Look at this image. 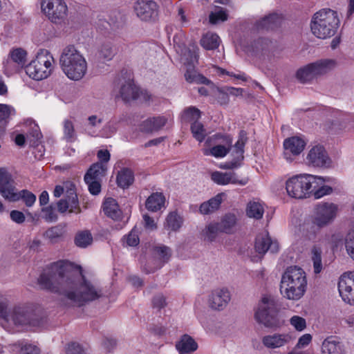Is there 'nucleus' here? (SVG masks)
I'll return each instance as SVG.
<instances>
[{
  "label": "nucleus",
  "mask_w": 354,
  "mask_h": 354,
  "mask_svg": "<svg viewBox=\"0 0 354 354\" xmlns=\"http://www.w3.org/2000/svg\"><path fill=\"white\" fill-rule=\"evenodd\" d=\"M41 288L62 296L65 306H82L102 297L101 288L64 261L52 263L38 279Z\"/></svg>",
  "instance_id": "f257e3e1"
},
{
  "label": "nucleus",
  "mask_w": 354,
  "mask_h": 354,
  "mask_svg": "<svg viewBox=\"0 0 354 354\" xmlns=\"http://www.w3.org/2000/svg\"><path fill=\"white\" fill-rule=\"evenodd\" d=\"M246 141L247 137L244 131H241L239 137L234 146H232L231 136L215 134L207 140L205 142L207 147L203 149V153L205 156H210L216 158H223L231 151V156L233 159L225 163V168H236L243 160L244 147Z\"/></svg>",
  "instance_id": "f03ea898"
},
{
  "label": "nucleus",
  "mask_w": 354,
  "mask_h": 354,
  "mask_svg": "<svg viewBox=\"0 0 354 354\" xmlns=\"http://www.w3.org/2000/svg\"><path fill=\"white\" fill-rule=\"evenodd\" d=\"M184 37L183 33H179L174 37V43L176 51L180 53V61L187 67L185 73V80L189 83L202 84L213 88V83L205 76L198 73L194 69V65L198 62V47L193 44L189 48H183L180 39Z\"/></svg>",
  "instance_id": "7ed1b4c3"
},
{
  "label": "nucleus",
  "mask_w": 354,
  "mask_h": 354,
  "mask_svg": "<svg viewBox=\"0 0 354 354\" xmlns=\"http://www.w3.org/2000/svg\"><path fill=\"white\" fill-rule=\"evenodd\" d=\"M307 287L306 274L297 266H289L282 274L281 292L284 297L298 300L301 298Z\"/></svg>",
  "instance_id": "20e7f679"
},
{
  "label": "nucleus",
  "mask_w": 354,
  "mask_h": 354,
  "mask_svg": "<svg viewBox=\"0 0 354 354\" xmlns=\"http://www.w3.org/2000/svg\"><path fill=\"white\" fill-rule=\"evenodd\" d=\"M59 64L64 73L71 80L82 79L87 71L85 57L73 45H68L62 50Z\"/></svg>",
  "instance_id": "39448f33"
},
{
  "label": "nucleus",
  "mask_w": 354,
  "mask_h": 354,
  "mask_svg": "<svg viewBox=\"0 0 354 354\" xmlns=\"http://www.w3.org/2000/svg\"><path fill=\"white\" fill-rule=\"evenodd\" d=\"M339 24L337 12L324 8L317 12L310 24L313 34L319 39H327L333 36Z\"/></svg>",
  "instance_id": "423d86ee"
},
{
  "label": "nucleus",
  "mask_w": 354,
  "mask_h": 354,
  "mask_svg": "<svg viewBox=\"0 0 354 354\" xmlns=\"http://www.w3.org/2000/svg\"><path fill=\"white\" fill-rule=\"evenodd\" d=\"M280 305L270 295H265L259 300L254 317L257 322L268 328H277L281 324L279 318Z\"/></svg>",
  "instance_id": "0eeeda50"
},
{
  "label": "nucleus",
  "mask_w": 354,
  "mask_h": 354,
  "mask_svg": "<svg viewBox=\"0 0 354 354\" xmlns=\"http://www.w3.org/2000/svg\"><path fill=\"white\" fill-rule=\"evenodd\" d=\"M54 63L51 53L48 50L40 49L35 58L26 66V74L35 80L46 79L52 73Z\"/></svg>",
  "instance_id": "6e6552de"
},
{
  "label": "nucleus",
  "mask_w": 354,
  "mask_h": 354,
  "mask_svg": "<svg viewBox=\"0 0 354 354\" xmlns=\"http://www.w3.org/2000/svg\"><path fill=\"white\" fill-rule=\"evenodd\" d=\"M41 9L54 24H61L67 17L68 6L64 0H40Z\"/></svg>",
  "instance_id": "1a4fd4ad"
},
{
  "label": "nucleus",
  "mask_w": 354,
  "mask_h": 354,
  "mask_svg": "<svg viewBox=\"0 0 354 354\" xmlns=\"http://www.w3.org/2000/svg\"><path fill=\"white\" fill-rule=\"evenodd\" d=\"M339 207L333 203H321L316 205L313 224L319 228L330 224L336 218Z\"/></svg>",
  "instance_id": "9d476101"
},
{
  "label": "nucleus",
  "mask_w": 354,
  "mask_h": 354,
  "mask_svg": "<svg viewBox=\"0 0 354 354\" xmlns=\"http://www.w3.org/2000/svg\"><path fill=\"white\" fill-rule=\"evenodd\" d=\"M307 140L303 136H294L286 138L283 142V158L289 162L295 160L304 150Z\"/></svg>",
  "instance_id": "9b49d317"
},
{
  "label": "nucleus",
  "mask_w": 354,
  "mask_h": 354,
  "mask_svg": "<svg viewBox=\"0 0 354 354\" xmlns=\"http://www.w3.org/2000/svg\"><path fill=\"white\" fill-rule=\"evenodd\" d=\"M306 161L308 165L317 168H329L332 160L325 148L319 145H315L308 151Z\"/></svg>",
  "instance_id": "f8f14e48"
},
{
  "label": "nucleus",
  "mask_w": 354,
  "mask_h": 354,
  "mask_svg": "<svg viewBox=\"0 0 354 354\" xmlns=\"http://www.w3.org/2000/svg\"><path fill=\"white\" fill-rule=\"evenodd\" d=\"M308 178H288L286 182L288 194L295 198H306L313 190H310L312 183Z\"/></svg>",
  "instance_id": "ddd939ff"
},
{
  "label": "nucleus",
  "mask_w": 354,
  "mask_h": 354,
  "mask_svg": "<svg viewBox=\"0 0 354 354\" xmlns=\"http://www.w3.org/2000/svg\"><path fill=\"white\" fill-rule=\"evenodd\" d=\"M134 9L136 15L142 21H155L158 15V6L153 0H138Z\"/></svg>",
  "instance_id": "4468645a"
},
{
  "label": "nucleus",
  "mask_w": 354,
  "mask_h": 354,
  "mask_svg": "<svg viewBox=\"0 0 354 354\" xmlns=\"http://www.w3.org/2000/svg\"><path fill=\"white\" fill-rule=\"evenodd\" d=\"M338 290L345 302L354 305V273H344L341 276Z\"/></svg>",
  "instance_id": "2eb2a0df"
},
{
  "label": "nucleus",
  "mask_w": 354,
  "mask_h": 354,
  "mask_svg": "<svg viewBox=\"0 0 354 354\" xmlns=\"http://www.w3.org/2000/svg\"><path fill=\"white\" fill-rule=\"evenodd\" d=\"M231 299L230 291L227 288H218L213 290L209 296V306L217 310L224 309Z\"/></svg>",
  "instance_id": "dca6fc26"
},
{
  "label": "nucleus",
  "mask_w": 354,
  "mask_h": 354,
  "mask_svg": "<svg viewBox=\"0 0 354 354\" xmlns=\"http://www.w3.org/2000/svg\"><path fill=\"white\" fill-rule=\"evenodd\" d=\"M32 310L21 306H15L12 309L10 315V322L15 325H35L36 322L33 318Z\"/></svg>",
  "instance_id": "f3484780"
},
{
  "label": "nucleus",
  "mask_w": 354,
  "mask_h": 354,
  "mask_svg": "<svg viewBox=\"0 0 354 354\" xmlns=\"http://www.w3.org/2000/svg\"><path fill=\"white\" fill-rule=\"evenodd\" d=\"M167 122L168 118L165 115L150 117L140 124L139 130L145 133L157 132L162 129Z\"/></svg>",
  "instance_id": "a211bd4d"
},
{
  "label": "nucleus",
  "mask_w": 354,
  "mask_h": 354,
  "mask_svg": "<svg viewBox=\"0 0 354 354\" xmlns=\"http://www.w3.org/2000/svg\"><path fill=\"white\" fill-rule=\"evenodd\" d=\"M254 248L257 252L263 255L268 250L272 253L278 252L279 244L277 241H272L268 234H262L257 236Z\"/></svg>",
  "instance_id": "6ab92c4d"
},
{
  "label": "nucleus",
  "mask_w": 354,
  "mask_h": 354,
  "mask_svg": "<svg viewBox=\"0 0 354 354\" xmlns=\"http://www.w3.org/2000/svg\"><path fill=\"white\" fill-rule=\"evenodd\" d=\"M0 194L9 201H17L21 198L12 178H0Z\"/></svg>",
  "instance_id": "aec40b11"
},
{
  "label": "nucleus",
  "mask_w": 354,
  "mask_h": 354,
  "mask_svg": "<svg viewBox=\"0 0 354 354\" xmlns=\"http://www.w3.org/2000/svg\"><path fill=\"white\" fill-rule=\"evenodd\" d=\"M310 65L316 78H317L334 69L337 66V63L334 59H324L310 63Z\"/></svg>",
  "instance_id": "412c9836"
},
{
  "label": "nucleus",
  "mask_w": 354,
  "mask_h": 354,
  "mask_svg": "<svg viewBox=\"0 0 354 354\" xmlns=\"http://www.w3.org/2000/svg\"><path fill=\"white\" fill-rule=\"evenodd\" d=\"M176 348L180 354H190L198 348V344L189 335H182L176 343Z\"/></svg>",
  "instance_id": "4be33fe9"
},
{
  "label": "nucleus",
  "mask_w": 354,
  "mask_h": 354,
  "mask_svg": "<svg viewBox=\"0 0 354 354\" xmlns=\"http://www.w3.org/2000/svg\"><path fill=\"white\" fill-rule=\"evenodd\" d=\"M290 340V337L285 334L275 333L263 337L262 342L268 348H275L283 346Z\"/></svg>",
  "instance_id": "5701e85b"
},
{
  "label": "nucleus",
  "mask_w": 354,
  "mask_h": 354,
  "mask_svg": "<svg viewBox=\"0 0 354 354\" xmlns=\"http://www.w3.org/2000/svg\"><path fill=\"white\" fill-rule=\"evenodd\" d=\"M322 354H343L342 345L335 337H328L322 345Z\"/></svg>",
  "instance_id": "b1692460"
},
{
  "label": "nucleus",
  "mask_w": 354,
  "mask_h": 354,
  "mask_svg": "<svg viewBox=\"0 0 354 354\" xmlns=\"http://www.w3.org/2000/svg\"><path fill=\"white\" fill-rule=\"evenodd\" d=\"M120 95L125 102L136 100L139 97V88L133 82L129 80L121 86Z\"/></svg>",
  "instance_id": "393cba45"
},
{
  "label": "nucleus",
  "mask_w": 354,
  "mask_h": 354,
  "mask_svg": "<svg viewBox=\"0 0 354 354\" xmlns=\"http://www.w3.org/2000/svg\"><path fill=\"white\" fill-rule=\"evenodd\" d=\"M282 18L280 15L276 13L270 14L265 17L261 21H257L256 24L257 30H270L274 29L281 24Z\"/></svg>",
  "instance_id": "a878e982"
},
{
  "label": "nucleus",
  "mask_w": 354,
  "mask_h": 354,
  "mask_svg": "<svg viewBox=\"0 0 354 354\" xmlns=\"http://www.w3.org/2000/svg\"><path fill=\"white\" fill-rule=\"evenodd\" d=\"M220 231L225 234H232L235 231L237 218L234 214L228 213L224 215L220 222H217Z\"/></svg>",
  "instance_id": "bb28decb"
},
{
  "label": "nucleus",
  "mask_w": 354,
  "mask_h": 354,
  "mask_svg": "<svg viewBox=\"0 0 354 354\" xmlns=\"http://www.w3.org/2000/svg\"><path fill=\"white\" fill-rule=\"evenodd\" d=\"M165 198L162 193L155 192L151 194L146 201L145 207L151 212H158L165 205Z\"/></svg>",
  "instance_id": "cd10ccee"
},
{
  "label": "nucleus",
  "mask_w": 354,
  "mask_h": 354,
  "mask_svg": "<svg viewBox=\"0 0 354 354\" xmlns=\"http://www.w3.org/2000/svg\"><path fill=\"white\" fill-rule=\"evenodd\" d=\"M104 214L113 220H118L121 217V211L119 209L116 201L112 198H108L103 203Z\"/></svg>",
  "instance_id": "c85d7f7f"
},
{
  "label": "nucleus",
  "mask_w": 354,
  "mask_h": 354,
  "mask_svg": "<svg viewBox=\"0 0 354 354\" xmlns=\"http://www.w3.org/2000/svg\"><path fill=\"white\" fill-rule=\"evenodd\" d=\"M15 109L8 104H0V136L5 133L6 126L8 122L10 117L15 115Z\"/></svg>",
  "instance_id": "c756f323"
},
{
  "label": "nucleus",
  "mask_w": 354,
  "mask_h": 354,
  "mask_svg": "<svg viewBox=\"0 0 354 354\" xmlns=\"http://www.w3.org/2000/svg\"><path fill=\"white\" fill-rule=\"evenodd\" d=\"M221 202V196L218 194L208 201L203 203L199 208L200 212L203 214H212L219 208Z\"/></svg>",
  "instance_id": "7c9ffc66"
},
{
  "label": "nucleus",
  "mask_w": 354,
  "mask_h": 354,
  "mask_svg": "<svg viewBox=\"0 0 354 354\" xmlns=\"http://www.w3.org/2000/svg\"><path fill=\"white\" fill-rule=\"evenodd\" d=\"M264 213V207L263 204L257 201H250L246 207V214L250 218L257 220L261 219Z\"/></svg>",
  "instance_id": "2f4dec72"
},
{
  "label": "nucleus",
  "mask_w": 354,
  "mask_h": 354,
  "mask_svg": "<svg viewBox=\"0 0 354 354\" xmlns=\"http://www.w3.org/2000/svg\"><path fill=\"white\" fill-rule=\"evenodd\" d=\"M102 122V118L100 116L92 115H90L84 124L85 131L91 136H97V129Z\"/></svg>",
  "instance_id": "473e14b6"
},
{
  "label": "nucleus",
  "mask_w": 354,
  "mask_h": 354,
  "mask_svg": "<svg viewBox=\"0 0 354 354\" xmlns=\"http://www.w3.org/2000/svg\"><path fill=\"white\" fill-rule=\"evenodd\" d=\"M200 44L206 50H214L218 48L220 38L216 34L208 32L203 35Z\"/></svg>",
  "instance_id": "72a5a7b5"
},
{
  "label": "nucleus",
  "mask_w": 354,
  "mask_h": 354,
  "mask_svg": "<svg viewBox=\"0 0 354 354\" xmlns=\"http://www.w3.org/2000/svg\"><path fill=\"white\" fill-rule=\"evenodd\" d=\"M271 41L266 39H259L247 49V52L254 55H263L269 49Z\"/></svg>",
  "instance_id": "f704fd0d"
},
{
  "label": "nucleus",
  "mask_w": 354,
  "mask_h": 354,
  "mask_svg": "<svg viewBox=\"0 0 354 354\" xmlns=\"http://www.w3.org/2000/svg\"><path fill=\"white\" fill-rule=\"evenodd\" d=\"M102 23L104 29L115 30L122 26L124 19L120 13L114 12L109 17L108 21H104Z\"/></svg>",
  "instance_id": "c9c22d12"
},
{
  "label": "nucleus",
  "mask_w": 354,
  "mask_h": 354,
  "mask_svg": "<svg viewBox=\"0 0 354 354\" xmlns=\"http://www.w3.org/2000/svg\"><path fill=\"white\" fill-rule=\"evenodd\" d=\"M93 236L89 230H82L77 232L75 236V244L82 248H85L91 245Z\"/></svg>",
  "instance_id": "e433bc0d"
},
{
  "label": "nucleus",
  "mask_w": 354,
  "mask_h": 354,
  "mask_svg": "<svg viewBox=\"0 0 354 354\" xmlns=\"http://www.w3.org/2000/svg\"><path fill=\"white\" fill-rule=\"evenodd\" d=\"M221 232L218 223H210L205 226L203 230L202 234L205 241L212 242Z\"/></svg>",
  "instance_id": "4c0bfd02"
},
{
  "label": "nucleus",
  "mask_w": 354,
  "mask_h": 354,
  "mask_svg": "<svg viewBox=\"0 0 354 354\" xmlns=\"http://www.w3.org/2000/svg\"><path fill=\"white\" fill-rule=\"evenodd\" d=\"M183 223V218L176 212H171L166 218L165 227L172 231L178 230Z\"/></svg>",
  "instance_id": "58836bf2"
},
{
  "label": "nucleus",
  "mask_w": 354,
  "mask_h": 354,
  "mask_svg": "<svg viewBox=\"0 0 354 354\" xmlns=\"http://www.w3.org/2000/svg\"><path fill=\"white\" fill-rule=\"evenodd\" d=\"M296 75L297 78L302 83L309 82L314 79H316L310 64L299 68L297 71Z\"/></svg>",
  "instance_id": "ea45409f"
},
{
  "label": "nucleus",
  "mask_w": 354,
  "mask_h": 354,
  "mask_svg": "<svg viewBox=\"0 0 354 354\" xmlns=\"http://www.w3.org/2000/svg\"><path fill=\"white\" fill-rule=\"evenodd\" d=\"M106 165L102 162L93 164L84 177H102L106 175Z\"/></svg>",
  "instance_id": "a19ab883"
},
{
  "label": "nucleus",
  "mask_w": 354,
  "mask_h": 354,
  "mask_svg": "<svg viewBox=\"0 0 354 354\" xmlns=\"http://www.w3.org/2000/svg\"><path fill=\"white\" fill-rule=\"evenodd\" d=\"M322 250L319 246L314 245L311 249V259L313 261L314 272L317 274L322 270Z\"/></svg>",
  "instance_id": "79ce46f5"
},
{
  "label": "nucleus",
  "mask_w": 354,
  "mask_h": 354,
  "mask_svg": "<svg viewBox=\"0 0 354 354\" xmlns=\"http://www.w3.org/2000/svg\"><path fill=\"white\" fill-rule=\"evenodd\" d=\"M64 138L67 142H73L76 139L74 124L71 120L66 119L63 122Z\"/></svg>",
  "instance_id": "37998d69"
},
{
  "label": "nucleus",
  "mask_w": 354,
  "mask_h": 354,
  "mask_svg": "<svg viewBox=\"0 0 354 354\" xmlns=\"http://www.w3.org/2000/svg\"><path fill=\"white\" fill-rule=\"evenodd\" d=\"M209 22L216 24L220 21H225L227 19L226 10L221 7H216L209 16Z\"/></svg>",
  "instance_id": "c03bdc74"
},
{
  "label": "nucleus",
  "mask_w": 354,
  "mask_h": 354,
  "mask_svg": "<svg viewBox=\"0 0 354 354\" xmlns=\"http://www.w3.org/2000/svg\"><path fill=\"white\" fill-rule=\"evenodd\" d=\"M191 131L194 138L199 142H203L207 134L203 125L196 121L192 124Z\"/></svg>",
  "instance_id": "a18cd8bd"
},
{
  "label": "nucleus",
  "mask_w": 354,
  "mask_h": 354,
  "mask_svg": "<svg viewBox=\"0 0 354 354\" xmlns=\"http://www.w3.org/2000/svg\"><path fill=\"white\" fill-rule=\"evenodd\" d=\"M11 59L18 66H22L26 62V51L22 48H16L10 53Z\"/></svg>",
  "instance_id": "49530a36"
},
{
  "label": "nucleus",
  "mask_w": 354,
  "mask_h": 354,
  "mask_svg": "<svg viewBox=\"0 0 354 354\" xmlns=\"http://www.w3.org/2000/svg\"><path fill=\"white\" fill-rule=\"evenodd\" d=\"M344 245L348 254L354 260V227L346 234Z\"/></svg>",
  "instance_id": "de8ad7c7"
},
{
  "label": "nucleus",
  "mask_w": 354,
  "mask_h": 354,
  "mask_svg": "<svg viewBox=\"0 0 354 354\" xmlns=\"http://www.w3.org/2000/svg\"><path fill=\"white\" fill-rule=\"evenodd\" d=\"M117 129L118 122L115 120H111L104 126L100 132L99 136L103 138H111L115 134Z\"/></svg>",
  "instance_id": "09e8293b"
},
{
  "label": "nucleus",
  "mask_w": 354,
  "mask_h": 354,
  "mask_svg": "<svg viewBox=\"0 0 354 354\" xmlns=\"http://www.w3.org/2000/svg\"><path fill=\"white\" fill-rule=\"evenodd\" d=\"M201 117L199 109L194 106H189L184 110L182 113V118L185 121H194L198 120Z\"/></svg>",
  "instance_id": "8fccbe9b"
},
{
  "label": "nucleus",
  "mask_w": 354,
  "mask_h": 354,
  "mask_svg": "<svg viewBox=\"0 0 354 354\" xmlns=\"http://www.w3.org/2000/svg\"><path fill=\"white\" fill-rule=\"evenodd\" d=\"M154 252L162 263L167 262L171 257V250L169 247L161 245L154 248Z\"/></svg>",
  "instance_id": "3c124183"
},
{
  "label": "nucleus",
  "mask_w": 354,
  "mask_h": 354,
  "mask_svg": "<svg viewBox=\"0 0 354 354\" xmlns=\"http://www.w3.org/2000/svg\"><path fill=\"white\" fill-rule=\"evenodd\" d=\"M12 309L8 308V300L0 295V317L7 322H10V315Z\"/></svg>",
  "instance_id": "603ef678"
},
{
  "label": "nucleus",
  "mask_w": 354,
  "mask_h": 354,
  "mask_svg": "<svg viewBox=\"0 0 354 354\" xmlns=\"http://www.w3.org/2000/svg\"><path fill=\"white\" fill-rule=\"evenodd\" d=\"M114 56L113 48L110 44H104L99 50V57L106 61L112 59Z\"/></svg>",
  "instance_id": "864d4df0"
},
{
  "label": "nucleus",
  "mask_w": 354,
  "mask_h": 354,
  "mask_svg": "<svg viewBox=\"0 0 354 354\" xmlns=\"http://www.w3.org/2000/svg\"><path fill=\"white\" fill-rule=\"evenodd\" d=\"M214 182L219 185H245L248 183V178H241L238 180L237 178H212Z\"/></svg>",
  "instance_id": "5fc2aeb1"
},
{
  "label": "nucleus",
  "mask_w": 354,
  "mask_h": 354,
  "mask_svg": "<svg viewBox=\"0 0 354 354\" xmlns=\"http://www.w3.org/2000/svg\"><path fill=\"white\" fill-rule=\"evenodd\" d=\"M88 185V191L93 195H97L101 192V183L97 178H84Z\"/></svg>",
  "instance_id": "6e6d98bb"
},
{
  "label": "nucleus",
  "mask_w": 354,
  "mask_h": 354,
  "mask_svg": "<svg viewBox=\"0 0 354 354\" xmlns=\"http://www.w3.org/2000/svg\"><path fill=\"white\" fill-rule=\"evenodd\" d=\"M30 125L31 131L29 133V136L32 137L31 142L32 144L36 145L41 139L42 135L37 124L31 122Z\"/></svg>",
  "instance_id": "4d7b16f0"
},
{
  "label": "nucleus",
  "mask_w": 354,
  "mask_h": 354,
  "mask_svg": "<svg viewBox=\"0 0 354 354\" xmlns=\"http://www.w3.org/2000/svg\"><path fill=\"white\" fill-rule=\"evenodd\" d=\"M69 202V208L68 209L70 213L79 214L81 212V208L79 205V201L77 195L68 197Z\"/></svg>",
  "instance_id": "13d9d810"
},
{
  "label": "nucleus",
  "mask_w": 354,
  "mask_h": 354,
  "mask_svg": "<svg viewBox=\"0 0 354 354\" xmlns=\"http://www.w3.org/2000/svg\"><path fill=\"white\" fill-rule=\"evenodd\" d=\"M20 193V198L23 199L24 202L25 203L27 207H31L35 203L36 196L32 193L27 190H22Z\"/></svg>",
  "instance_id": "bf43d9fd"
},
{
  "label": "nucleus",
  "mask_w": 354,
  "mask_h": 354,
  "mask_svg": "<svg viewBox=\"0 0 354 354\" xmlns=\"http://www.w3.org/2000/svg\"><path fill=\"white\" fill-rule=\"evenodd\" d=\"M315 187L312 192H313V195L316 199L320 198L325 195L330 194L333 192V189L331 187L328 185H323L317 189H315Z\"/></svg>",
  "instance_id": "052dcab7"
},
{
  "label": "nucleus",
  "mask_w": 354,
  "mask_h": 354,
  "mask_svg": "<svg viewBox=\"0 0 354 354\" xmlns=\"http://www.w3.org/2000/svg\"><path fill=\"white\" fill-rule=\"evenodd\" d=\"M17 354H39V348L31 344H25L21 346Z\"/></svg>",
  "instance_id": "680f3d73"
},
{
  "label": "nucleus",
  "mask_w": 354,
  "mask_h": 354,
  "mask_svg": "<svg viewBox=\"0 0 354 354\" xmlns=\"http://www.w3.org/2000/svg\"><path fill=\"white\" fill-rule=\"evenodd\" d=\"M42 212L44 214V218L46 221L52 222L56 221L57 218L55 210L51 205L42 208Z\"/></svg>",
  "instance_id": "e2e57ef3"
},
{
  "label": "nucleus",
  "mask_w": 354,
  "mask_h": 354,
  "mask_svg": "<svg viewBox=\"0 0 354 354\" xmlns=\"http://www.w3.org/2000/svg\"><path fill=\"white\" fill-rule=\"evenodd\" d=\"M290 324L299 331L303 330L306 326V320L299 316H293L290 319Z\"/></svg>",
  "instance_id": "0e129e2a"
},
{
  "label": "nucleus",
  "mask_w": 354,
  "mask_h": 354,
  "mask_svg": "<svg viewBox=\"0 0 354 354\" xmlns=\"http://www.w3.org/2000/svg\"><path fill=\"white\" fill-rule=\"evenodd\" d=\"M45 236L50 241H54L62 236L61 230L57 227H50L46 231Z\"/></svg>",
  "instance_id": "69168bd1"
},
{
  "label": "nucleus",
  "mask_w": 354,
  "mask_h": 354,
  "mask_svg": "<svg viewBox=\"0 0 354 354\" xmlns=\"http://www.w3.org/2000/svg\"><path fill=\"white\" fill-rule=\"evenodd\" d=\"M153 307L154 308H157L158 310H160L162 308H165L166 306L165 297L162 295H158L153 297L152 300Z\"/></svg>",
  "instance_id": "338daca9"
},
{
  "label": "nucleus",
  "mask_w": 354,
  "mask_h": 354,
  "mask_svg": "<svg viewBox=\"0 0 354 354\" xmlns=\"http://www.w3.org/2000/svg\"><path fill=\"white\" fill-rule=\"evenodd\" d=\"M66 353L67 354H85L82 347L75 342L68 344Z\"/></svg>",
  "instance_id": "774afa93"
}]
</instances>
